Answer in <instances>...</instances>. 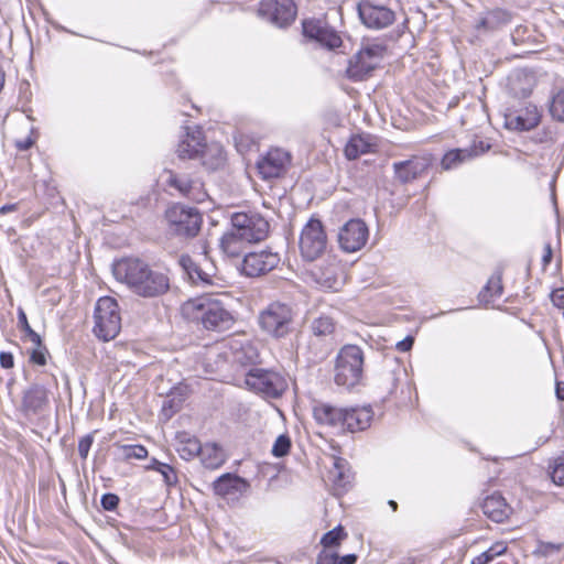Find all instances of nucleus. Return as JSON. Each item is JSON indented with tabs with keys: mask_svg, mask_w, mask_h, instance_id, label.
Instances as JSON below:
<instances>
[{
	"mask_svg": "<svg viewBox=\"0 0 564 564\" xmlns=\"http://www.w3.org/2000/svg\"><path fill=\"white\" fill-rule=\"evenodd\" d=\"M115 278L127 284L133 293L142 297H156L170 290L169 275L153 270L149 263L139 258H123L113 263Z\"/></svg>",
	"mask_w": 564,
	"mask_h": 564,
	"instance_id": "1",
	"label": "nucleus"
},
{
	"mask_svg": "<svg viewBox=\"0 0 564 564\" xmlns=\"http://www.w3.org/2000/svg\"><path fill=\"white\" fill-rule=\"evenodd\" d=\"M181 312L184 318L209 332L227 330L237 321L218 294H202L188 299L182 304Z\"/></svg>",
	"mask_w": 564,
	"mask_h": 564,
	"instance_id": "2",
	"label": "nucleus"
},
{
	"mask_svg": "<svg viewBox=\"0 0 564 564\" xmlns=\"http://www.w3.org/2000/svg\"><path fill=\"white\" fill-rule=\"evenodd\" d=\"M295 312L293 307L280 301L269 303L258 316L260 328L273 338H284L293 330Z\"/></svg>",
	"mask_w": 564,
	"mask_h": 564,
	"instance_id": "3",
	"label": "nucleus"
},
{
	"mask_svg": "<svg viewBox=\"0 0 564 564\" xmlns=\"http://www.w3.org/2000/svg\"><path fill=\"white\" fill-rule=\"evenodd\" d=\"M94 333L104 341L113 339L121 329V315L117 301L111 296H102L95 307Z\"/></svg>",
	"mask_w": 564,
	"mask_h": 564,
	"instance_id": "4",
	"label": "nucleus"
},
{
	"mask_svg": "<svg viewBox=\"0 0 564 564\" xmlns=\"http://www.w3.org/2000/svg\"><path fill=\"white\" fill-rule=\"evenodd\" d=\"M165 219L172 234L192 238L197 236L202 228L203 217L198 209L174 204L165 212Z\"/></svg>",
	"mask_w": 564,
	"mask_h": 564,
	"instance_id": "5",
	"label": "nucleus"
},
{
	"mask_svg": "<svg viewBox=\"0 0 564 564\" xmlns=\"http://www.w3.org/2000/svg\"><path fill=\"white\" fill-rule=\"evenodd\" d=\"M388 45L382 39H362L355 54V80L368 77L387 55Z\"/></svg>",
	"mask_w": 564,
	"mask_h": 564,
	"instance_id": "6",
	"label": "nucleus"
},
{
	"mask_svg": "<svg viewBox=\"0 0 564 564\" xmlns=\"http://www.w3.org/2000/svg\"><path fill=\"white\" fill-rule=\"evenodd\" d=\"M327 235L322 221L311 217L300 234L299 248L301 256L306 261H315L326 250Z\"/></svg>",
	"mask_w": 564,
	"mask_h": 564,
	"instance_id": "7",
	"label": "nucleus"
},
{
	"mask_svg": "<svg viewBox=\"0 0 564 564\" xmlns=\"http://www.w3.org/2000/svg\"><path fill=\"white\" fill-rule=\"evenodd\" d=\"M245 383L249 390L271 398L281 397L288 389V382L280 372L261 368H251L246 373Z\"/></svg>",
	"mask_w": 564,
	"mask_h": 564,
	"instance_id": "8",
	"label": "nucleus"
},
{
	"mask_svg": "<svg viewBox=\"0 0 564 564\" xmlns=\"http://www.w3.org/2000/svg\"><path fill=\"white\" fill-rule=\"evenodd\" d=\"M232 227L248 241L258 242L268 237L270 225L258 213H235L231 217Z\"/></svg>",
	"mask_w": 564,
	"mask_h": 564,
	"instance_id": "9",
	"label": "nucleus"
},
{
	"mask_svg": "<svg viewBox=\"0 0 564 564\" xmlns=\"http://www.w3.org/2000/svg\"><path fill=\"white\" fill-rule=\"evenodd\" d=\"M292 164L290 152L281 148H270L257 162V170L262 180L283 177Z\"/></svg>",
	"mask_w": 564,
	"mask_h": 564,
	"instance_id": "10",
	"label": "nucleus"
},
{
	"mask_svg": "<svg viewBox=\"0 0 564 564\" xmlns=\"http://www.w3.org/2000/svg\"><path fill=\"white\" fill-rule=\"evenodd\" d=\"M258 14L264 20L284 28L294 22L297 7L294 0H261L258 6Z\"/></svg>",
	"mask_w": 564,
	"mask_h": 564,
	"instance_id": "11",
	"label": "nucleus"
},
{
	"mask_svg": "<svg viewBox=\"0 0 564 564\" xmlns=\"http://www.w3.org/2000/svg\"><path fill=\"white\" fill-rule=\"evenodd\" d=\"M303 34L328 50H335L341 46L343 40L338 32L334 30L325 18H311L302 22Z\"/></svg>",
	"mask_w": 564,
	"mask_h": 564,
	"instance_id": "12",
	"label": "nucleus"
},
{
	"mask_svg": "<svg viewBox=\"0 0 564 564\" xmlns=\"http://www.w3.org/2000/svg\"><path fill=\"white\" fill-rule=\"evenodd\" d=\"M433 164L431 154H416L404 161L394 162V178L401 184L411 183L424 176Z\"/></svg>",
	"mask_w": 564,
	"mask_h": 564,
	"instance_id": "13",
	"label": "nucleus"
},
{
	"mask_svg": "<svg viewBox=\"0 0 564 564\" xmlns=\"http://www.w3.org/2000/svg\"><path fill=\"white\" fill-rule=\"evenodd\" d=\"M280 261V254L269 249L249 252L241 262V272L250 278L261 276L274 270Z\"/></svg>",
	"mask_w": 564,
	"mask_h": 564,
	"instance_id": "14",
	"label": "nucleus"
},
{
	"mask_svg": "<svg viewBox=\"0 0 564 564\" xmlns=\"http://www.w3.org/2000/svg\"><path fill=\"white\" fill-rule=\"evenodd\" d=\"M167 185L177 191L184 198L195 203H203L208 196L204 182L192 175L169 171Z\"/></svg>",
	"mask_w": 564,
	"mask_h": 564,
	"instance_id": "15",
	"label": "nucleus"
},
{
	"mask_svg": "<svg viewBox=\"0 0 564 564\" xmlns=\"http://www.w3.org/2000/svg\"><path fill=\"white\" fill-rule=\"evenodd\" d=\"M307 273L316 284L330 290H337L343 280V269L335 257L312 265Z\"/></svg>",
	"mask_w": 564,
	"mask_h": 564,
	"instance_id": "16",
	"label": "nucleus"
},
{
	"mask_svg": "<svg viewBox=\"0 0 564 564\" xmlns=\"http://www.w3.org/2000/svg\"><path fill=\"white\" fill-rule=\"evenodd\" d=\"M359 19L369 29L380 30L388 28L395 21V13L384 6L371 2H359L357 6Z\"/></svg>",
	"mask_w": 564,
	"mask_h": 564,
	"instance_id": "17",
	"label": "nucleus"
},
{
	"mask_svg": "<svg viewBox=\"0 0 564 564\" xmlns=\"http://www.w3.org/2000/svg\"><path fill=\"white\" fill-rule=\"evenodd\" d=\"M212 488L216 496L225 499H238L249 490L250 485L245 478L226 473L214 480Z\"/></svg>",
	"mask_w": 564,
	"mask_h": 564,
	"instance_id": "18",
	"label": "nucleus"
},
{
	"mask_svg": "<svg viewBox=\"0 0 564 564\" xmlns=\"http://www.w3.org/2000/svg\"><path fill=\"white\" fill-rule=\"evenodd\" d=\"M313 416L318 424L328 425L343 432L349 431V412L345 409L335 408L326 403H319L313 408Z\"/></svg>",
	"mask_w": 564,
	"mask_h": 564,
	"instance_id": "19",
	"label": "nucleus"
},
{
	"mask_svg": "<svg viewBox=\"0 0 564 564\" xmlns=\"http://www.w3.org/2000/svg\"><path fill=\"white\" fill-rule=\"evenodd\" d=\"M512 18V12L502 8H494L480 13L474 28L479 33L495 32L508 25Z\"/></svg>",
	"mask_w": 564,
	"mask_h": 564,
	"instance_id": "20",
	"label": "nucleus"
},
{
	"mask_svg": "<svg viewBox=\"0 0 564 564\" xmlns=\"http://www.w3.org/2000/svg\"><path fill=\"white\" fill-rule=\"evenodd\" d=\"M205 143V135L203 131L195 127H187L185 134L180 140L176 153L182 160H194L197 159L202 152Z\"/></svg>",
	"mask_w": 564,
	"mask_h": 564,
	"instance_id": "21",
	"label": "nucleus"
},
{
	"mask_svg": "<svg viewBox=\"0 0 564 564\" xmlns=\"http://www.w3.org/2000/svg\"><path fill=\"white\" fill-rule=\"evenodd\" d=\"M50 403V391L42 384H32L22 395L21 411L25 414H35L44 410Z\"/></svg>",
	"mask_w": 564,
	"mask_h": 564,
	"instance_id": "22",
	"label": "nucleus"
},
{
	"mask_svg": "<svg viewBox=\"0 0 564 564\" xmlns=\"http://www.w3.org/2000/svg\"><path fill=\"white\" fill-rule=\"evenodd\" d=\"M481 509L488 519L497 523L507 521L513 511L499 492H495L486 497L481 505Z\"/></svg>",
	"mask_w": 564,
	"mask_h": 564,
	"instance_id": "23",
	"label": "nucleus"
},
{
	"mask_svg": "<svg viewBox=\"0 0 564 564\" xmlns=\"http://www.w3.org/2000/svg\"><path fill=\"white\" fill-rule=\"evenodd\" d=\"M231 360L240 366H250L257 362L259 352L248 338H231L229 340Z\"/></svg>",
	"mask_w": 564,
	"mask_h": 564,
	"instance_id": "24",
	"label": "nucleus"
},
{
	"mask_svg": "<svg viewBox=\"0 0 564 564\" xmlns=\"http://www.w3.org/2000/svg\"><path fill=\"white\" fill-rule=\"evenodd\" d=\"M540 122V113L535 106L529 105L525 108L510 113L506 117L508 128L528 131L535 128Z\"/></svg>",
	"mask_w": 564,
	"mask_h": 564,
	"instance_id": "25",
	"label": "nucleus"
},
{
	"mask_svg": "<svg viewBox=\"0 0 564 564\" xmlns=\"http://www.w3.org/2000/svg\"><path fill=\"white\" fill-rule=\"evenodd\" d=\"M207 171L223 170L227 165V153L218 142L204 143L202 152L197 158Z\"/></svg>",
	"mask_w": 564,
	"mask_h": 564,
	"instance_id": "26",
	"label": "nucleus"
},
{
	"mask_svg": "<svg viewBox=\"0 0 564 564\" xmlns=\"http://www.w3.org/2000/svg\"><path fill=\"white\" fill-rule=\"evenodd\" d=\"M175 451L186 462L198 457L202 449L200 441L188 432L182 431L176 434Z\"/></svg>",
	"mask_w": 564,
	"mask_h": 564,
	"instance_id": "27",
	"label": "nucleus"
},
{
	"mask_svg": "<svg viewBox=\"0 0 564 564\" xmlns=\"http://www.w3.org/2000/svg\"><path fill=\"white\" fill-rule=\"evenodd\" d=\"M202 465L207 469H218L221 467L227 457L221 446L215 442L202 444V449L198 455Z\"/></svg>",
	"mask_w": 564,
	"mask_h": 564,
	"instance_id": "28",
	"label": "nucleus"
},
{
	"mask_svg": "<svg viewBox=\"0 0 564 564\" xmlns=\"http://www.w3.org/2000/svg\"><path fill=\"white\" fill-rule=\"evenodd\" d=\"M350 376H352V346L346 345L336 358L335 381L337 384L344 386Z\"/></svg>",
	"mask_w": 564,
	"mask_h": 564,
	"instance_id": "29",
	"label": "nucleus"
},
{
	"mask_svg": "<svg viewBox=\"0 0 564 564\" xmlns=\"http://www.w3.org/2000/svg\"><path fill=\"white\" fill-rule=\"evenodd\" d=\"M248 241L234 228L220 238L219 247L224 254L229 258H239Z\"/></svg>",
	"mask_w": 564,
	"mask_h": 564,
	"instance_id": "30",
	"label": "nucleus"
},
{
	"mask_svg": "<svg viewBox=\"0 0 564 564\" xmlns=\"http://www.w3.org/2000/svg\"><path fill=\"white\" fill-rule=\"evenodd\" d=\"M502 275L503 269L501 267H497L491 276L488 279L486 285L479 293V299L481 302L490 303L495 299H498L502 295Z\"/></svg>",
	"mask_w": 564,
	"mask_h": 564,
	"instance_id": "31",
	"label": "nucleus"
},
{
	"mask_svg": "<svg viewBox=\"0 0 564 564\" xmlns=\"http://www.w3.org/2000/svg\"><path fill=\"white\" fill-rule=\"evenodd\" d=\"M180 265L187 273L191 281L195 284H210L212 275L202 270L199 264L192 259L188 254H182L180 260Z\"/></svg>",
	"mask_w": 564,
	"mask_h": 564,
	"instance_id": "32",
	"label": "nucleus"
},
{
	"mask_svg": "<svg viewBox=\"0 0 564 564\" xmlns=\"http://www.w3.org/2000/svg\"><path fill=\"white\" fill-rule=\"evenodd\" d=\"M339 549L321 546L316 557V564H352V554L339 556Z\"/></svg>",
	"mask_w": 564,
	"mask_h": 564,
	"instance_id": "33",
	"label": "nucleus"
},
{
	"mask_svg": "<svg viewBox=\"0 0 564 564\" xmlns=\"http://www.w3.org/2000/svg\"><path fill=\"white\" fill-rule=\"evenodd\" d=\"M471 158L473 153L469 149H454L444 154L441 164L444 170H451Z\"/></svg>",
	"mask_w": 564,
	"mask_h": 564,
	"instance_id": "34",
	"label": "nucleus"
},
{
	"mask_svg": "<svg viewBox=\"0 0 564 564\" xmlns=\"http://www.w3.org/2000/svg\"><path fill=\"white\" fill-rule=\"evenodd\" d=\"M347 538L348 533L345 529L341 525H337L322 536L319 544L321 546H326L328 549H339Z\"/></svg>",
	"mask_w": 564,
	"mask_h": 564,
	"instance_id": "35",
	"label": "nucleus"
},
{
	"mask_svg": "<svg viewBox=\"0 0 564 564\" xmlns=\"http://www.w3.org/2000/svg\"><path fill=\"white\" fill-rule=\"evenodd\" d=\"M311 329L316 337H327L334 334L336 324L330 316L322 315L312 322Z\"/></svg>",
	"mask_w": 564,
	"mask_h": 564,
	"instance_id": "36",
	"label": "nucleus"
},
{
	"mask_svg": "<svg viewBox=\"0 0 564 564\" xmlns=\"http://www.w3.org/2000/svg\"><path fill=\"white\" fill-rule=\"evenodd\" d=\"M33 344V348L29 351V362L33 366L44 367L47 365V359L50 358V351L46 345L43 343L40 337V341H31Z\"/></svg>",
	"mask_w": 564,
	"mask_h": 564,
	"instance_id": "37",
	"label": "nucleus"
},
{
	"mask_svg": "<svg viewBox=\"0 0 564 564\" xmlns=\"http://www.w3.org/2000/svg\"><path fill=\"white\" fill-rule=\"evenodd\" d=\"M507 552V544L502 541L494 543L487 551L471 560L470 564H488L497 556Z\"/></svg>",
	"mask_w": 564,
	"mask_h": 564,
	"instance_id": "38",
	"label": "nucleus"
},
{
	"mask_svg": "<svg viewBox=\"0 0 564 564\" xmlns=\"http://www.w3.org/2000/svg\"><path fill=\"white\" fill-rule=\"evenodd\" d=\"M549 475L556 486H564V453L550 460Z\"/></svg>",
	"mask_w": 564,
	"mask_h": 564,
	"instance_id": "39",
	"label": "nucleus"
},
{
	"mask_svg": "<svg viewBox=\"0 0 564 564\" xmlns=\"http://www.w3.org/2000/svg\"><path fill=\"white\" fill-rule=\"evenodd\" d=\"M18 327L23 333V336L21 337L23 341H40V334L31 327L28 316L22 307L18 308Z\"/></svg>",
	"mask_w": 564,
	"mask_h": 564,
	"instance_id": "40",
	"label": "nucleus"
},
{
	"mask_svg": "<svg viewBox=\"0 0 564 564\" xmlns=\"http://www.w3.org/2000/svg\"><path fill=\"white\" fill-rule=\"evenodd\" d=\"M352 219L347 220L339 229L337 241L339 248L345 252H352Z\"/></svg>",
	"mask_w": 564,
	"mask_h": 564,
	"instance_id": "41",
	"label": "nucleus"
},
{
	"mask_svg": "<svg viewBox=\"0 0 564 564\" xmlns=\"http://www.w3.org/2000/svg\"><path fill=\"white\" fill-rule=\"evenodd\" d=\"M373 419V411L371 405L355 406V425L359 431L368 429Z\"/></svg>",
	"mask_w": 564,
	"mask_h": 564,
	"instance_id": "42",
	"label": "nucleus"
},
{
	"mask_svg": "<svg viewBox=\"0 0 564 564\" xmlns=\"http://www.w3.org/2000/svg\"><path fill=\"white\" fill-rule=\"evenodd\" d=\"M123 453V459H145L149 455V452L144 445L134 444V445H117Z\"/></svg>",
	"mask_w": 564,
	"mask_h": 564,
	"instance_id": "43",
	"label": "nucleus"
},
{
	"mask_svg": "<svg viewBox=\"0 0 564 564\" xmlns=\"http://www.w3.org/2000/svg\"><path fill=\"white\" fill-rule=\"evenodd\" d=\"M292 448V441L289 434H281L273 443L271 453L274 457H284L290 454Z\"/></svg>",
	"mask_w": 564,
	"mask_h": 564,
	"instance_id": "44",
	"label": "nucleus"
},
{
	"mask_svg": "<svg viewBox=\"0 0 564 564\" xmlns=\"http://www.w3.org/2000/svg\"><path fill=\"white\" fill-rule=\"evenodd\" d=\"M369 239V229L362 219L355 218V251L364 248Z\"/></svg>",
	"mask_w": 564,
	"mask_h": 564,
	"instance_id": "45",
	"label": "nucleus"
},
{
	"mask_svg": "<svg viewBox=\"0 0 564 564\" xmlns=\"http://www.w3.org/2000/svg\"><path fill=\"white\" fill-rule=\"evenodd\" d=\"M550 113L554 119L564 122V88L553 95Z\"/></svg>",
	"mask_w": 564,
	"mask_h": 564,
	"instance_id": "46",
	"label": "nucleus"
},
{
	"mask_svg": "<svg viewBox=\"0 0 564 564\" xmlns=\"http://www.w3.org/2000/svg\"><path fill=\"white\" fill-rule=\"evenodd\" d=\"M529 78L528 76H522L520 74H517L516 76L511 77L509 80V87L511 93L519 98H525L531 94L530 87H523L521 86L522 82H527Z\"/></svg>",
	"mask_w": 564,
	"mask_h": 564,
	"instance_id": "47",
	"label": "nucleus"
},
{
	"mask_svg": "<svg viewBox=\"0 0 564 564\" xmlns=\"http://www.w3.org/2000/svg\"><path fill=\"white\" fill-rule=\"evenodd\" d=\"M148 468L160 473L164 477L165 482L169 485L176 481L174 468L169 464L161 463L154 458Z\"/></svg>",
	"mask_w": 564,
	"mask_h": 564,
	"instance_id": "48",
	"label": "nucleus"
},
{
	"mask_svg": "<svg viewBox=\"0 0 564 564\" xmlns=\"http://www.w3.org/2000/svg\"><path fill=\"white\" fill-rule=\"evenodd\" d=\"M511 40L513 44L521 45V44H529L534 41V36L532 35V32L529 30L525 25H518L511 33Z\"/></svg>",
	"mask_w": 564,
	"mask_h": 564,
	"instance_id": "49",
	"label": "nucleus"
},
{
	"mask_svg": "<svg viewBox=\"0 0 564 564\" xmlns=\"http://www.w3.org/2000/svg\"><path fill=\"white\" fill-rule=\"evenodd\" d=\"M376 147V143L371 141V138L368 135L364 138L361 134L355 133V162L358 160V153H367L372 151V148Z\"/></svg>",
	"mask_w": 564,
	"mask_h": 564,
	"instance_id": "50",
	"label": "nucleus"
},
{
	"mask_svg": "<svg viewBox=\"0 0 564 564\" xmlns=\"http://www.w3.org/2000/svg\"><path fill=\"white\" fill-rule=\"evenodd\" d=\"M562 546L563 545L558 543L539 541L534 554L538 556L547 557L555 552H560Z\"/></svg>",
	"mask_w": 564,
	"mask_h": 564,
	"instance_id": "51",
	"label": "nucleus"
},
{
	"mask_svg": "<svg viewBox=\"0 0 564 564\" xmlns=\"http://www.w3.org/2000/svg\"><path fill=\"white\" fill-rule=\"evenodd\" d=\"M355 386L362 383L364 355L359 347L355 346Z\"/></svg>",
	"mask_w": 564,
	"mask_h": 564,
	"instance_id": "52",
	"label": "nucleus"
},
{
	"mask_svg": "<svg viewBox=\"0 0 564 564\" xmlns=\"http://www.w3.org/2000/svg\"><path fill=\"white\" fill-rule=\"evenodd\" d=\"M94 443V436L93 434H87L79 438L78 441V454L80 458L86 459L89 451L91 448V445Z\"/></svg>",
	"mask_w": 564,
	"mask_h": 564,
	"instance_id": "53",
	"label": "nucleus"
},
{
	"mask_svg": "<svg viewBox=\"0 0 564 564\" xmlns=\"http://www.w3.org/2000/svg\"><path fill=\"white\" fill-rule=\"evenodd\" d=\"M119 502L120 499L116 494L108 492L101 497V507L107 511L116 510Z\"/></svg>",
	"mask_w": 564,
	"mask_h": 564,
	"instance_id": "54",
	"label": "nucleus"
},
{
	"mask_svg": "<svg viewBox=\"0 0 564 564\" xmlns=\"http://www.w3.org/2000/svg\"><path fill=\"white\" fill-rule=\"evenodd\" d=\"M474 156H478L490 149V144L484 140L474 141L473 144L468 148Z\"/></svg>",
	"mask_w": 564,
	"mask_h": 564,
	"instance_id": "55",
	"label": "nucleus"
},
{
	"mask_svg": "<svg viewBox=\"0 0 564 564\" xmlns=\"http://www.w3.org/2000/svg\"><path fill=\"white\" fill-rule=\"evenodd\" d=\"M550 297L554 306L564 308V288L553 290Z\"/></svg>",
	"mask_w": 564,
	"mask_h": 564,
	"instance_id": "56",
	"label": "nucleus"
},
{
	"mask_svg": "<svg viewBox=\"0 0 564 564\" xmlns=\"http://www.w3.org/2000/svg\"><path fill=\"white\" fill-rule=\"evenodd\" d=\"M0 366L4 369H11L14 367V357L9 351L0 352Z\"/></svg>",
	"mask_w": 564,
	"mask_h": 564,
	"instance_id": "57",
	"label": "nucleus"
},
{
	"mask_svg": "<svg viewBox=\"0 0 564 564\" xmlns=\"http://www.w3.org/2000/svg\"><path fill=\"white\" fill-rule=\"evenodd\" d=\"M553 258V250L551 247V243L547 242L544 245L543 248V256H542V269L545 271L547 265L551 263Z\"/></svg>",
	"mask_w": 564,
	"mask_h": 564,
	"instance_id": "58",
	"label": "nucleus"
},
{
	"mask_svg": "<svg viewBox=\"0 0 564 564\" xmlns=\"http://www.w3.org/2000/svg\"><path fill=\"white\" fill-rule=\"evenodd\" d=\"M34 143H35V140L32 137H26L22 140H18L15 142V147L20 151H26L30 148H32Z\"/></svg>",
	"mask_w": 564,
	"mask_h": 564,
	"instance_id": "59",
	"label": "nucleus"
},
{
	"mask_svg": "<svg viewBox=\"0 0 564 564\" xmlns=\"http://www.w3.org/2000/svg\"><path fill=\"white\" fill-rule=\"evenodd\" d=\"M413 343H414L413 337L408 336V337H405L403 340H401V341H399V343L397 344V348H398L400 351L405 352V351H409V350L412 348Z\"/></svg>",
	"mask_w": 564,
	"mask_h": 564,
	"instance_id": "60",
	"label": "nucleus"
},
{
	"mask_svg": "<svg viewBox=\"0 0 564 564\" xmlns=\"http://www.w3.org/2000/svg\"><path fill=\"white\" fill-rule=\"evenodd\" d=\"M555 395L558 401H564V382L563 381H556Z\"/></svg>",
	"mask_w": 564,
	"mask_h": 564,
	"instance_id": "61",
	"label": "nucleus"
},
{
	"mask_svg": "<svg viewBox=\"0 0 564 564\" xmlns=\"http://www.w3.org/2000/svg\"><path fill=\"white\" fill-rule=\"evenodd\" d=\"M18 209V204H7L0 207V214L6 215Z\"/></svg>",
	"mask_w": 564,
	"mask_h": 564,
	"instance_id": "62",
	"label": "nucleus"
},
{
	"mask_svg": "<svg viewBox=\"0 0 564 564\" xmlns=\"http://www.w3.org/2000/svg\"><path fill=\"white\" fill-rule=\"evenodd\" d=\"M345 154L349 160L352 159V137L346 143Z\"/></svg>",
	"mask_w": 564,
	"mask_h": 564,
	"instance_id": "63",
	"label": "nucleus"
},
{
	"mask_svg": "<svg viewBox=\"0 0 564 564\" xmlns=\"http://www.w3.org/2000/svg\"><path fill=\"white\" fill-rule=\"evenodd\" d=\"M351 68H352V59H348V65H347V68H346V75L348 77H350Z\"/></svg>",
	"mask_w": 564,
	"mask_h": 564,
	"instance_id": "64",
	"label": "nucleus"
}]
</instances>
